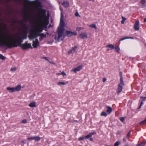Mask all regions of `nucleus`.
I'll list each match as a JSON object with an SVG mask.
<instances>
[{"instance_id":"13","label":"nucleus","mask_w":146,"mask_h":146,"mask_svg":"<svg viewBox=\"0 0 146 146\" xmlns=\"http://www.w3.org/2000/svg\"><path fill=\"white\" fill-rule=\"evenodd\" d=\"M82 68V66H80L78 67L72 69V70L75 73H76L77 71H80Z\"/></svg>"},{"instance_id":"22","label":"nucleus","mask_w":146,"mask_h":146,"mask_svg":"<svg viewBox=\"0 0 146 146\" xmlns=\"http://www.w3.org/2000/svg\"><path fill=\"white\" fill-rule=\"evenodd\" d=\"M68 83V82H67L66 83H64V82H58L57 84L58 85H65L67 84Z\"/></svg>"},{"instance_id":"38","label":"nucleus","mask_w":146,"mask_h":146,"mask_svg":"<svg viewBox=\"0 0 146 146\" xmlns=\"http://www.w3.org/2000/svg\"><path fill=\"white\" fill-rule=\"evenodd\" d=\"M22 123H25L27 122V121L26 119H24L22 120Z\"/></svg>"},{"instance_id":"3","label":"nucleus","mask_w":146,"mask_h":146,"mask_svg":"<svg viewBox=\"0 0 146 146\" xmlns=\"http://www.w3.org/2000/svg\"><path fill=\"white\" fill-rule=\"evenodd\" d=\"M64 19H60V27H58V41H62L63 40V38L62 37L63 33H64V26L65 23L64 20Z\"/></svg>"},{"instance_id":"60","label":"nucleus","mask_w":146,"mask_h":146,"mask_svg":"<svg viewBox=\"0 0 146 146\" xmlns=\"http://www.w3.org/2000/svg\"><path fill=\"white\" fill-rule=\"evenodd\" d=\"M49 27H52V26L51 25H50L49 26Z\"/></svg>"},{"instance_id":"11","label":"nucleus","mask_w":146,"mask_h":146,"mask_svg":"<svg viewBox=\"0 0 146 146\" xmlns=\"http://www.w3.org/2000/svg\"><path fill=\"white\" fill-rule=\"evenodd\" d=\"M96 134V132L95 131H94L93 133H90L88 135L86 136H84L85 138V139H88L89 138H90L94 134Z\"/></svg>"},{"instance_id":"36","label":"nucleus","mask_w":146,"mask_h":146,"mask_svg":"<svg viewBox=\"0 0 146 146\" xmlns=\"http://www.w3.org/2000/svg\"><path fill=\"white\" fill-rule=\"evenodd\" d=\"M75 15L76 17H80V15L78 12H76V13Z\"/></svg>"},{"instance_id":"19","label":"nucleus","mask_w":146,"mask_h":146,"mask_svg":"<svg viewBox=\"0 0 146 146\" xmlns=\"http://www.w3.org/2000/svg\"><path fill=\"white\" fill-rule=\"evenodd\" d=\"M21 88V86L20 85L17 86L16 87L14 88L15 91H19L20 90Z\"/></svg>"},{"instance_id":"23","label":"nucleus","mask_w":146,"mask_h":146,"mask_svg":"<svg viewBox=\"0 0 146 146\" xmlns=\"http://www.w3.org/2000/svg\"><path fill=\"white\" fill-rule=\"evenodd\" d=\"M146 143L145 142L141 143L140 144H137L136 146H144Z\"/></svg>"},{"instance_id":"63","label":"nucleus","mask_w":146,"mask_h":146,"mask_svg":"<svg viewBox=\"0 0 146 146\" xmlns=\"http://www.w3.org/2000/svg\"><path fill=\"white\" fill-rule=\"evenodd\" d=\"M56 36H55V37H54V38L55 39H56Z\"/></svg>"},{"instance_id":"56","label":"nucleus","mask_w":146,"mask_h":146,"mask_svg":"<svg viewBox=\"0 0 146 146\" xmlns=\"http://www.w3.org/2000/svg\"><path fill=\"white\" fill-rule=\"evenodd\" d=\"M144 22H146V19H144Z\"/></svg>"},{"instance_id":"9","label":"nucleus","mask_w":146,"mask_h":146,"mask_svg":"<svg viewBox=\"0 0 146 146\" xmlns=\"http://www.w3.org/2000/svg\"><path fill=\"white\" fill-rule=\"evenodd\" d=\"M39 42L37 39H36L35 41L33 40V47L35 48H37L38 46H39Z\"/></svg>"},{"instance_id":"24","label":"nucleus","mask_w":146,"mask_h":146,"mask_svg":"<svg viewBox=\"0 0 146 146\" xmlns=\"http://www.w3.org/2000/svg\"><path fill=\"white\" fill-rule=\"evenodd\" d=\"M40 138L39 137L35 136L34 137V139L35 141H38L40 140Z\"/></svg>"},{"instance_id":"43","label":"nucleus","mask_w":146,"mask_h":146,"mask_svg":"<svg viewBox=\"0 0 146 146\" xmlns=\"http://www.w3.org/2000/svg\"><path fill=\"white\" fill-rule=\"evenodd\" d=\"M82 28L80 27H77L76 28V30L77 31H79L81 30Z\"/></svg>"},{"instance_id":"55","label":"nucleus","mask_w":146,"mask_h":146,"mask_svg":"<svg viewBox=\"0 0 146 146\" xmlns=\"http://www.w3.org/2000/svg\"><path fill=\"white\" fill-rule=\"evenodd\" d=\"M45 19L48 20L49 19Z\"/></svg>"},{"instance_id":"27","label":"nucleus","mask_w":146,"mask_h":146,"mask_svg":"<svg viewBox=\"0 0 146 146\" xmlns=\"http://www.w3.org/2000/svg\"><path fill=\"white\" fill-rule=\"evenodd\" d=\"M101 116H104L105 117H106L107 115V114L106 112H102L101 113Z\"/></svg>"},{"instance_id":"33","label":"nucleus","mask_w":146,"mask_h":146,"mask_svg":"<svg viewBox=\"0 0 146 146\" xmlns=\"http://www.w3.org/2000/svg\"><path fill=\"white\" fill-rule=\"evenodd\" d=\"M77 46H74V47H73L72 49V50H73L74 51H75V50L77 48Z\"/></svg>"},{"instance_id":"44","label":"nucleus","mask_w":146,"mask_h":146,"mask_svg":"<svg viewBox=\"0 0 146 146\" xmlns=\"http://www.w3.org/2000/svg\"><path fill=\"white\" fill-rule=\"evenodd\" d=\"M24 1H25V2L26 3L28 2L29 3H30L32 2L31 1H29V0H24Z\"/></svg>"},{"instance_id":"21","label":"nucleus","mask_w":146,"mask_h":146,"mask_svg":"<svg viewBox=\"0 0 146 146\" xmlns=\"http://www.w3.org/2000/svg\"><path fill=\"white\" fill-rule=\"evenodd\" d=\"M89 27L91 28H94L95 29H97L96 25L94 24L90 25Z\"/></svg>"},{"instance_id":"57","label":"nucleus","mask_w":146,"mask_h":146,"mask_svg":"<svg viewBox=\"0 0 146 146\" xmlns=\"http://www.w3.org/2000/svg\"><path fill=\"white\" fill-rule=\"evenodd\" d=\"M117 134H120V132L119 131H118V132H117Z\"/></svg>"},{"instance_id":"18","label":"nucleus","mask_w":146,"mask_h":146,"mask_svg":"<svg viewBox=\"0 0 146 146\" xmlns=\"http://www.w3.org/2000/svg\"><path fill=\"white\" fill-rule=\"evenodd\" d=\"M133 39V37H125L123 38H120L119 40V42H120V41H122L123 40H124L126 39Z\"/></svg>"},{"instance_id":"10","label":"nucleus","mask_w":146,"mask_h":146,"mask_svg":"<svg viewBox=\"0 0 146 146\" xmlns=\"http://www.w3.org/2000/svg\"><path fill=\"white\" fill-rule=\"evenodd\" d=\"M87 34L85 32L81 33L79 35V36L82 39L87 38Z\"/></svg>"},{"instance_id":"37","label":"nucleus","mask_w":146,"mask_h":146,"mask_svg":"<svg viewBox=\"0 0 146 146\" xmlns=\"http://www.w3.org/2000/svg\"><path fill=\"white\" fill-rule=\"evenodd\" d=\"M146 123V118L143 121H141L140 123V124H142L144 123Z\"/></svg>"},{"instance_id":"41","label":"nucleus","mask_w":146,"mask_h":146,"mask_svg":"<svg viewBox=\"0 0 146 146\" xmlns=\"http://www.w3.org/2000/svg\"><path fill=\"white\" fill-rule=\"evenodd\" d=\"M124 120V118L123 117H121L120 118V120L122 122H123Z\"/></svg>"},{"instance_id":"17","label":"nucleus","mask_w":146,"mask_h":146,"mask_svg":"<svg viewBox=\"0 0 146 146\" xmlns=\"http://www.w3.org/2000/svg\"><path fill=\"white\" fill-rule=\"evenodd\" d=\"M29 106L31 108L35 107H36V103L35 102H33L29 105Z\"/></svg>"},{"instance_id":"59","label":"nucleus","mask_w":146,"mask_h":146,"mask_svg":"<svg viewBox=\"0 0 146 146\" xmlns=\"http://www.w3.org/2000/svg\"><path fill=\"white\" fill-rule=\"evenodd\" d=\"M89 1H92L93 2H94V0H89Z\"/></svg>"},{"instance_id":"52","label":"nucleus","mask_w":146,"mask_h":146,"mask_svg":"<svg viewBox=\"0 0 146 146\" xmlns=\"http://www.w3.org/2000/svg\"><path fill=\"white\" fill-rule=\"evenodd\" d=\"M43 39V38H42V37H41L40 38H39V40H40V41H41Z\"/></svg>"},{"instance_id":"28","label":"nucleus","mask_w":146,"mask_h":146,"mask_svg":"<svg viewBox=\"0 0 146 146\" xmlns=\"http://www.w3.org/2000/svg\"><path fill=\"white\" fill-rule=\"evenodd\" d=\"M38 36H40L41 37H45L46 36V35L45 34H44L43 33H40L39 35H38Z\"/></svg>"},{"instance_id":"46","label":"nucleus","mask_w":146,"mask_h":146,"mask_svg":"<svg viewBox=\"0 0 146 146\" xmlns=\"http://www.w3.org/2000/svg\"><path fill=\"white\" fill-rule=\"evenodd\" d=\"M27 139L28 140L32 139H34V137H28L27 138Z\"/></svg>"},{"instance_id":"50","label":"nucleus","mask_w":146,"mask_h":146,"mask_svg":"<svg viewBox=\"0 0 146 146\" xmlns=\"http://www.w3.org/2000/svg\"><path fill=\"white\" fill-rule=\"evenodd\" d=\"M143 101L142 100L141 102V103H140V105H141L142 106V105L143 104Z\"/></svg>"},{"instance_id":"42","label":"nucleus","mask_w":146,"mask_h":146,"mask_svg":"<svg viewBox=\"0 0 146 146\" xmlns=\"http://www.w3.org/2000/svg\"><path fill=\"white\" fill-rule=\"evenodd\" d=\"M43 59H45L46 60H47V61H49L48 59L49 58L47 57H43Z\"/></svg>"},{"instance_id":"48","label":"nucleus","mask_w":146,"mask_h":146,"mask_svg":"<svg viewBox=\"0 0 146 146\" xmlns=\"http://www.w3.org/2000/svg\"><path fill=\"white\" fill-rule=\"evenodd\" d=\"M106 79L105 78H103V82H105L106 81Z\"/></svg>"},{"instance_id":"62","label":"nucleus","mask_w":146,"mask_h":146,"mask_svg":"<svg viewBox=\"0 0 146 146\" xmlns=\"http://www.w3.org/2000/svg\"><path fill=\"white\" fill-rule=\"evenodd\" d=\"M1 0H0V2H1ZM1 15V14L0 13V15Z\"/></svg>"},{"instance_id":"30","label":"nucleus","mask_w":146,"mask_h":146,"mask_svg":"<svg viewBox=\"0 0 146 146\" xmlns=\"http://www.w3.org/2000/svg\"><path fill=\"white\" fill-rule=\"evenodd\" d=\"M120 142L119 141H117L114 144V146H118L120 144Z\"/></svg>"},{"instance_id":"2","label":"nucleus","mask_w":146,"mask_h":146,"mask_svg":"<svg viewBox=\"0 0 146 146\" xmlns=\"http://www.w3.org/2000/svg\"><path fill=\"white\" fill-rule=\"evenodd\" d=\"M3 19H0V46H6V38L3 35V29H7V24L4 23L3 21Z\"/></svg>"},{"instance_id":"14","label":"nucleus","mask_w":146,"mask_h":146,"mask_svg":"<svg viewBox=\"0 0 146 146\" xmlns=\"http://www.w3.org/2000/svg\"><path fill=\"white\" fill-rule=\"evenodd\" d=\"M62 5L65 8L69 7V3L67 1H64L62 3Z\"/></svg>"},{"instance_id":"5","label":"nucleus","mask_w":146,"mask_h":146,"mask_svg":"<svg viewBox=\"0 0 146 146\" xmlns=\"http://www.w3.org/2000/svg\"><path fill=\"white\" fill-rule=\"evenodd\" d=\"M120 83L118 84L117 88L116 90L117 92V93H120L122 91L123 89V86L124 85L123 78L121 74L120 76Z\"/></svg>"},{"instance_id":"61","label":"nucleus","mask_w":146,"mask_h":146,"mask_svg":"<svg viewBox=\"0 0 146 146\" xmlns=\"http://www.w3.org/2000/svg\"><path fill=\"white\" fill-rule=\"evenodd\" d=\"M122 18H123V19H124V18H125V17H122Z\"/></svg>"},{"instance_id":"49","label":"nucleus","mask_w":146,"mask_h":146,"mask_svg":"<svg viewBox=\"0 0 146 146\" xmlns=\"http://www.w3.org/2000/svg\"><path fill=\"white\" fill-rule=\"evenodd\" d=\"M21 143L23 144H25V142L23 141H21Z\"/></svg>"},{"instance_id":"45","label":"nucleus","mask_w":146,"mask_h":146,"mask_svg":"<svg viewBox=\"0 0 146 146\" xmlns=\"http://www.w3.org/2000/svg\"><path fill=\"white\" fill-rule=\"evenodd\" d=\"M60 18H61V19L63 18V15L62 14V11H61V16H60Z\"/></svg>"},{"instance_id":"53","label":"nucleus","mask_w":146,"mask_h":146,"mask_svg":"<svg viewBox=\"0 0 146 146\" xmlns=\"http://www.w3.org/2000/svg\"><path fill=\"white\" fill-rule=\"evenodd\" d=\"M72 50H70V51H69L68 52V53L69 54H70V53H72Z\"/></svg>"},{"instance_id":"20","label":"nucleus","mask_w":146,"mask_h":146,"mask_svg":"<svg viewBox=\"0 0 146 146\" xmlns=\"http://www.w3.org/2000/svg\"><path fill=\"white\" fill-rule=\"evenodd\" d=\"M106 47V48L108 47L111 50L115 48L114 45L112 44H109L107 45Z\"/></svg>"},{"instance_id":"26","label":"nucleus","mask_w":146,"mask_h":146,"mask_svg":"<svg viewBox=\"0 0 146 146\" xmlns=\"http://www.w3.org/2000/svg\"><path fill=\"white\" fill-rule=\"evenodd\" d=\"M141 3L143 5L145 6L146 5V2L145 0H141Z\"/></svg>"},{"instance_id":"32","label":"nucleus","mask_w":146,"mask_h":146,"mask_svg":"<svg viewBox=\"0 0 146 146\" xmlns=\"http://www.w3.org/2000/svg\"><path fill=\"white\" fill-rule=\"evenodd\" d=\"M131 131H130L127 134V135L126 136V137L127 138H129V135H130V134L131 133Z\"/></svg>"},{"instance_id":"12","label":"nucleus","mask_w":146,"mask_h":146,"mask_svg":"<svg viewBox=\"0 0 146 146\" xmlns=\"http://www.w3.org/2000/svg\"><path fill=\"white\" fill-rule=\"evenodd\" d=\"M38 35L36 33H35L31 34L29 36V38L31 39L36 38L38 36Z\"/></svg>"},{"instance_id":"1","label":"nucleus","mask_w":146,"mask_h":146,"mask_svg":"<svg viewBox=\"0 0 146 146\" xmlns=\"http://www.w3.org/2000/svg\"><path fill=\"white\" fill-rule=\"evenodd\" d=\"M16 36L17 38L12 39V40H8L6 39V47L8 48H11L20 46L24 50H26L28 48H33L31 44H28V41L25 42L24 44H21L23 42V40L27 38V35L24 36L21 34H17Z\"/></svg>"},{"instance_id":"6","label":"nucleus","mask_w":146,"mask_h":146,"mask_svg":"<svg viewBox=\"0 0 146 146\" xmlns=\"http://www.w3.org/2000/svg\"><path fill=\"white\" fill-rule=\"evenodd\" d=\"M77 35V33L76 32H72L70 31H66L65 32L64 34L63 33V35L62 36V37L64 39V37L66 36L68 37H70L74 35L76 36Z\"/></svg>"},{"instance_id":"4","label":"nucleus","mask_w":146,"mask_h":146,"mask_svg":"<svg viewBox=\"0 0 146 146\" xmlns=\"http://www.w3.org/2000/svg\"><path fill=\"white\" fill-rule=\"evenodd\" d=\"M37 5L38 6V9H39V14L40 16V18H49V14L48 12H47V15H46V11L44 9H42V8L41 3L40 2H38L37 4ZM23 18H28L23 17Z\"/></svg>"},{"instance_id":"15","label":"nucleus","mask_w":146,"mask_h":146,"mask_svg":"<svg viewBox=\"0 0 146 146\" xmlns=\"http://www.w3.org/2000/svg\"><path fill=\"white\" fill-rule=\"evenodd\" d=\"M107 110L106 112L108 114L110 113L112 111V108L110 106H107L106 107Z\"/></svg>"},{"instance_id":"47","label":"nucleus","mask_w":146,"mask_h":146,"mask_svg":"<svg viewBox=\"0 0 146 146\" xmlns=\"http://www.w3.org/2000/svg\"><path fill=\"white\" fill-rule=\"evenodd\" d=\"M49 62L50 63V64H54V65H55V63H54V62H51V61H49Z\"/></svg>"},{"instance_id":"8","label":"nucleus","mask_w":146,"mask_h":146,"mask_svg":"<svg viewBox=\"0 0 146 146\" xmlns=\"http://www.w3.org/2000/svg\"><path fill=\"white\" fill-rule=\"evenodd\" d=\"M139 22L138 20L136 21L134 25V28L135 30L138 31L139 29Z\"/></svg>"},{"instance_id":"29","label":"nucleus","mask_w":146,"mask_h":146,"mask_svg":"<svg viewBox=\"0 0 146 146\" xmlns=\"http://www.w3.org/2000/svg\"><path fill=\"white\" fill-rule=\"evenodd\" d=\"M84 139H85V138L84 136H82V137H79L78 139V140L79 141H81V140H83Z\"/></svg>"},{"instance_id":"31","label":"nucleus","mask_w":146,"mask_h":146,"mask_svg":"<svg viewBox=\"0 0 146 146\" xmlns=\"http://www.w3.org/2000/svg\"><path fill=\"white\" fill-rule=\"evenodd\" d=\"M57 74L59 75L62 74L63 75V76H64L66 75V73L65 72H64V71L62 72L61 73H58Z\"/></svg>"},{"instance_id":"34","label":"nucleus","mask_w":146,"mask_h":146,"mask_svg":"<svg viewBox=\"0 0 146 146\" xmlns=\"http://www.w3.org/2000/svg\"><path fill=\"white\" fill-rule=\"evenodd\" d=\"M115 49L117 52H119L120 50L118 46H116L115 47Z\"/></svg>"},{"instance_id":"51","label":"nucleus","mask_w":146,"mask_h":146,"mask_svg":"<svg viewBox=\"0 0 146 146\" xmlns=\"http://www.w3.org/2000/svg\"><path fill=\"white\" fill-rule=\"evenodd\" d=\"M89 140L91 141H93V138H92L90 137Z\"/></svg>"},{"instance_id":"39","label":"nucleus","mask_w":146,"mask_h":146,"mask_svg":"<svg viewBox=\"0 0 146 146\" xmlns=\"http://www.w3.org/2000/svg\"><path fill=\"white\" fill-rule=\"evenodd\" d=\"M16 69V68H11L10 70L11 71H15Z\"/></svg>"},{"instance_id":"40","label":"nucleus","mask_w":146,"mask_h":146,"mask_svg":"<svg viewBox=\"0 0 146 146\" xmlns=\"http://www.w3.org/2000/svg\"><path fill=\"white\" fill-rule=\"evenodd\" d=\"M126 19H123V20L121 21V23L122 24H123L125 21L126 20Z\"/></svg>"},{"instance_id":"58","label":"nucleus","mask_w":146,"mask_h":146,"mask_svg":"<svg viewBox=\"0 0 146 146\" xmlns=\"http://www.w3.org/2000/svg\"><path fill=\"white\" fill-rule=\"evenodd\" d=\"M123 141H124L125 142V141H126V139H123Z\"/></svg>"},{"instance_id":"7","label":"nucleus","mask_w":146,"mask_h":146,"mask_svg":"<svg viewBox=\"0 0 146 146\" xmlns=\"http://www.w3.org/2000/svg\"><path fill=\"white\" fill-rule=\"evenodd\" d=\"M43 27L42 26L38 25L36 28L35 33L39 35L41 33L43 30Z\"/></svg>"},{"instance_id":"16","label":"nucleus","mask_w":146,"mask_h":146,"mask_svg":"<svg viewBox=\"0 0 146 146\" xmlns=\"http://www.w3.org/2000/svg\"><path fill=\"white\" fill-rule=\"evenodd\" d=\"M7 90L11 93L15 91L14 88L7 87Z\"/></svg>"},{"instance_id":"25","label":"nucleus","mask_w":146,"mask_h":146,"mask_svg":"<svg viewBox=\"0 0 146 146\" xmlns=\"http://www.w3.org/2000/svg\"><path fill=\"white\" fill-rule=\"evenodd\" d=\"M5 58V57L3 56L2 54H0V59L2 60H4Z\"/></svg>"},{"instance_id":"35","label":"nucleus","mask_w":146,"mask_h":146,"mask_svg":"<svg viewBox=\"0 0 146 146\" xmlns=\"http://www.w3.org/2000/svg\"><path fill=\"white\" fill-rule=\"evenodd\" d=\"M141 99H142L143 101H145L146 100V97H143V96H141L140 97Z\"/></svg>"},{"instance_id":"54","label":"nucleus","mask_w":146,"mask_h":146,"mask_svg":"<svg viewBox=\"0 0 146 146\" xmlns=\"http://www.w3.org/2000/svg\"><path fill=\"white\" fill-rule=\"evenodd\" d=\"M142 106L141 105H140V106H139V107H138V109H140V108H141V107Z\"/></svg>"}]
</instances>
